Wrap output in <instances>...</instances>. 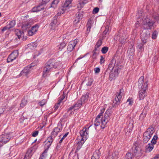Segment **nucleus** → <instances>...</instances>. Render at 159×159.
<instances>
[{"mask_svg":"<svg viewBox=\"0 0 159 159\" xmlns=\"http://www.w3.org/2000/svg\"><path fill=\"white\" fill-rule=\"evenodd\" d=\"M142 10L139 11L136 15L137 21L135 23V25L138 27L139 25H144V27L145 28L143 30L141 34L140 37L143 44H145L147 39L150 37V33L147 30L150 28L154 23L153 21L146 17L144 18Z\"/></svg>","mask_w":159,"mask_h":159,"instance_id":"1","label":"nucleus"},{"mask_svg":"<svg viewBox=\"0 0 159 159\" xmlns=\"http://www.w3.org/2000/svg\"><path fill=\"white\" fill-rule=\"evenodd\" d=\"M104 109H103L97 116L94 122V125L95 126H98L101 124V127L102 129H104L110 119L111 116V112L110 110L106 111L103 116L102 114L104 111Z\"/></svg>","mask_w":159,"mask_h":159,"instance_id":"2","label":"nucleus"},{"mask_svg":"<svg viewBox=\"0 0 159 159\" xmlns=\"http://www.w3.org/2000/svg\"><path fill=\"white\" fill-rule=\"evenodd\" d=\"M144 77L141 76L138 81V87L140 89L139 93V98L140 100L144 98L145 96V91L148 89V82L144 83Z\"/></svg>","mask_w":159,"mask_h":159,"instance_id":"3","label":"nucleus"},{"mask_svg":"<svg viewBox=\"0 0 159 159\" xmlns=\"http://www.w3.org/2000/svg\"><path fill=\"white\" fill-rule=\"evenodd\" d=\"M92 127V125H91L88 128H84L80 131V137L81 138L80 139V138L79 140L77 139L75 140L76 142L78 143L79 146H81L87 139L88 137L89 131V130L91 131V129Z\"/></svg>","mask_w":159,"mask_h":159,"instance_id":"4","label":"nucleus"},{"mask_svg":"<svg viewBox=\"0 0 159 159\" xmlns=\"http://www.w3.org/2000/svg\"><path fill=\"white\" fill-rule=\"evenodd\" d=\"M57 63L54 61L50 60L46 64L43 71V76L44 77L47 76L48 73L53 68H56Z\"/></svg>","mask_w":159,"mask_h":159,"instance_id":"5","label":"nucleus"},{"mask_svg":"<svg viewBox=\"0 0 159 159\" xmlns=\"http://www.w3.org/2000/svg\"><path fill=\"white\" fill-rule=\"evenodd\" d=\"M154 132L153 128L148 129L147 131L143 134V141L144 143H146L149 140Z\"/></svg>","mask_w":159,"mask_h":159,"instance_id":"6","label":"nucleus"},{"mask_svg":"<svg viewBox=\"0 0 159 159\" xmlns=\"http://www.w3.org/2000/svg\"><path fill=\"white\" fill-rule=\"evenodd\" d=\"M119 70L120 69L117 67H112L109 75V78L111 80L115 79L118 76Z\"/></svg>","mask_w":159,"mask_h":159,"instance_id":"7","label":"nucleus"},{"mask_svg":"<svg viewBox=\"0 0 159 159\" xmlns=\"http://www.w3.org/2000/svg\"><path fill=\"white\" fill-rule=\"evenodd\" d=\"M59 17L58 15L54 17V19L51 23L49 26L51 30H55L57 29L58 25V20H59Z\"/></svg>","mask_w":159,"mask_h":159,"instance_id":"8","label":"nucleus"},{"mask_svg":"<svg viewBox=\"0 0 159 159\" xmlns=\"http://www.w3.org/2000/svg\"><path fill=\"white\" fill-rule=\"evenodd\" d=\"M124 95V90L123 89L120 90L119 92L116 93V95L115 98V100L114 101V103L115 105H119L122 96Z\"/></svg>","mask_w":159,"mask_h":159,"instance_id":"9","label":"nucleus"},{"mask_svg":"<svg viewBox=\"0 0 159 159\" xmlns=\"http://www.w3.org/2000/svg\"><path fill=\"white\" fill-rule=\"evenodd\" d=\"M10 138L9 134H4L0 136V147L8 142Z\"/></svg>","mask_w":159,"mask_h":159,"instance_id":"10","label":"nucleus"},{"mask_svg":"<svg viewBox=\"0 0 159 159\" xmlns=\"http://www.w3.org/2000/svg\"><path fill=\"white\" fill-rule=\"evenodd\" d=\"M77 42V40L75 39L74 40L71 41L69 43L67 47V52L68 53L70 52L73 50Z\"/></svg>","mask_w":159,"mask_h":159,"instance_id":"11","label":"nucleus"},{"mask_svg":"<svg viewBox=\"0 0 159 159\" xmlns=\"http://www.w3.org/2000/svg\"><path fill=\"white\" fill-rule=\"evenodd\" d=\"M18 55V52L17 51H14L9 56L7 59V62H9L12 61L16 58Z\"/></svg>","mask_w":159,"mask_h":159,"instance_id":"12","label":"nucleus"},{"mask_svg":"<svg viewBox=\"0 0 159 159\" xmlns=\"http://www.w3.org/2000/svg\"><path fill=\"white\" fill-rule=\"evenodd\" d=\"M52 141V136H51L49 137L44 142L45 148L47 150L50 147Z\"/></svg>","mask_w":159,"mask_h":159,"instance_id":"13","label":"nucleus"},{"mask_svg":"<svg viewBox=\"0 0 159 159\" xmlns=\"http://www.w3.org/2000/svg\"><path fill=\"white\" fill-rule=\"evenodd\" d=\"M72 0H66L63 6L61 7L60 10V14H63L65 11L66 8L70 4Z\"/></svg>","mask_w":159,"mask_h":159,"instance_id":"14","label":"nucleus"},{"mask_svg":"<svg viewBox=\"0 0 159 159\" xmlns=\"http://www.w3.org/2000/svg\"><path fill=\"white\" fill-rule=\"evenodd\" d=\"M35 150H34L33 148H31L28 149L27 152L25 155L24 159H30L33 152H34Z\"/></svg>","mask_w":159,"mask_h":159,"instance_id":"15","label":"nucleus"},{"mask_svg":"<svg viewBox=\"0 0 159 159\" xmlns=\"http://www.w3.org/2000/svg\"><path fill=\"white\" fill-rule=\"evenodd\" d=\"M39 28L38 25H35L33 26L31 29L28 31V34L30 36H31L34 34L37 31Z\"/></svg>","mask_w":159,"mask_h":159,"instance_id":"16","label":"nucleus"},{"mask_svg":"<svg viewBox=\"0 0 159 159\" xmlns=\"http://www.w3.org/2000/svg\"><path fill=\"white\" fill-rule=\"evenodd\" d=\"M87 2L88 0H79L77 6L78 10H80Z\"/></svg>","mask_w":159,"mask_h":159,"instance_id":"17","label":"nucleus"},{"mask_svg":"<svg viewBox=\"0 0 159 159\" xmlns=\"http://www.w3.org/2000/svg\"><path fill=\"white\" fill-rule=\"evenodd\" d=\"M15 32L16 35L19 39H24V33L23 32L18 29H17L15 30Z\"/></svg>","mask_w":159,"mask_h":159,"instance_id":"18","label":"nucleus"},{"mask_svg":"<svg viewBox=\"0 0 159 159\" xmlns=\"http://www.w3.org/2000/svg\"><path fill=\"white\" fill-rule=\"evenodd\" d=\"M30 71V67H26L21 71L20 74V76L21 75H26Z\"/></svg>","mask_w":159,"mask_h":159,"instance_id":"19","label":"nucleus"},{"mask_svg":"<svg viewBox=\"0 0 159 159\" xmlns=\"http://www.w3.org/2000/svg\"><path fill=\"white\" fill-rule=\"evenodd\" d=\"M100 156V153L99 150H96L93 153L92 159H99Z\"/></svg>","mask_w":159,"mask_h":159,"instance_id":"20","label":"nucleus"},{"mask_svg":"<svg viewBox=\"0 0 159 159\" xmlns=\"http://www.w3.org/2000/svg\"><path fill=\"white\" fill-rule=\"evenodd\" d=\"M89 93H87L84 94L81 97V102L83 103L87 102L88 99Z\"/></svg>","mask_w":159,"mask_h":159,"instance_id":"21","label":"nucleus"},{"mask_svg":"<svg viewBox=\"0 0 159 159\" xmlns=\"http://www.w3.org/2000/svg\"><path fill=\"white\" fill-rule=\"evenodd\" d=\"M79 108L78 107H75V106L74 105L70 107L69 108L68 111H71V112H70V113L71 114H73L74 113V111H76L78 110Z\"/></svg>","mask_w":159,"mask_h":159,"instance_id":"22","label":"nucleus"},{"mask_svg":"<svg viewBox=\"0 0 159 159\" xmlns=\"http://www.w3.org/2000/svg\"><path fill=\"white\" fill-rule=\"evenodd\" d=\"M93 20H91L90 19L88 20V23L87 24V31H88L89 32L91 26L93 25Z\"/></svg>","mask_w":159,"mask_h":159,"instance_id":"23","label":"nucleus"},{"mask_svg":"<svg viewBox=\"0 0 159 159\" xmlns=\"http://www.w3.org/2000/svg\"><path fill=\"white\" fill-rule=\"evenodd\" d=\"M59 131L60 128L57 127L55 128L52 133V136L55 137L57 136Z\"/></svg>","mask_w":159,"mask_h":159,"instance_id":"24","label":"nucleus"},{"mask_svg":"<svg viewBox=\"0 0 159 159\" xmlns=\"http://www.w3.org/2000/svg\"><path fill=\"white\" fill-rule=\"evenodd\" d=\"M80 13L79 12L76 13V19L74 21V25H77L79 23L80 20Z\"/></svg>","mask_w":159,"mask_h":159,"instance_id":"25","label":"nucleus"},{"mask_svg":"<svg viewBox=\"0 0 159 159\" xmlns=\"http://www.w3.org/2000/svg\"><path fill=\"white\" fill-rule=\"evenodd\" d=\"M134 51V48L133 46L131 45L128 50L127 52L129 55H133Z\"/></svg>","mask_w":159,"mask_h":159,"instance_id":"26","label":"nucleus"},{"mask_svg":"<svg viewBox=\"0 0 159 159\" xmlns=\"http://www.w3.org/2000/svg\"><path fill=\"white\" fill-rule=\"evenodd\" d=\"M37 43H32L28 45L29 48L31 49H34L37 47Z\"/></svg>","mask_w":159,"mask_h":159,"instance_id":"27","label":"nucleus"},{"mask_svg":"<svg viewBox=\"0 0 159 159\" xmlns=\"http://www.w3.org/2000/svg\"><path fill=\"white\" fill-rule=\"evenodd\" d=\"M134 152L135 153V155L137 154H140L141 153V149L139 147H135L134 150Z\"/></svg>","mask_w":159,"mask_h":159,"instance_id":"28","label":"nucleus"},{"mask_svg":"<svg viewBox=\"0 0 159 159\" xmlns=\"http://www.w3.org/2000/svg\"><path fill=\"white\" fill-rule=\"evenodd\" d=\"M146 149L147 151L151 152L154 148V145L152 144H148L146 146Z\"/></svg>","mask_w":159,"mask_h":159,"instance_id":"29","label":"nucleus"},{"mask_svg":"<svg viewBox=\"0 0 159 159\" xmlns=\"http://www.w3.org/2000/svg\"><path fill=\"white\" fill-rule=\"evenodd\" d=\"M118 152L116 151H115L112 153L111 157H110V159H116L118 157Z\"/></svg>","mask_w":159,"mask_h":159,"instance_id":"30","label":"nucleus"},{"mask_svg":"<svg viewBox=\"0 0 159 159\" xmlns=\"http://www.w3.org/2000/svg\"><path fill=\"white\" fill-rule=\"evenodd\" d=\"M47 151V150L45 149L42 155L40 156L39 159H46L47 157V155L46 154Z\"/></svg>","mask_w":159,"mask_h":159,"instance_id":"31","label":"nucleus"},{"mask_svg":"<svg viewBox=\"0 0 159 159\" xmlns=\"http://www.w3.org/2000/svg\"><path fill=\"white\" fill-rule=\"evenodd\" d=\"M93 81V79L92 78H88L86 80V85L87 86H90Z\"/></svg>","mask_w":159,"mask_h":159,"instance_id":"32","label":"nucleus"},{"mask_svg":"<svg viewBox=\"0 0 159 159\" xmlns=\"http://www.w3.org/2000/svg\"><path fill=\"white\" fill-rule=\"evenodd\" d=\"M59 2V0H54L52 3L51 7L54 8L56 7Z\"/></svg>","mask_w":159,"mask_h":159,"instance_id":"33","label":"nucleus"},{"mask_svg":"<svg viewBox=\"0 0 159 159\" xmlns=\"http://www.w3.org/2000/svg\"><path fill=\"white\" fill-rule=\"evenodd\" d=\"M133 155L130 152L126 153L125 159H132Z\"/></svg>","mask_w":159,"mask_h":159,"instance_id":"34","label":"nucleus"},{"mask_svg":"<svg viewBox=\"0 0 159 159\" xmlns=\"http://www.w3.org/2000/svg\"><path fill=\"white\" fill-rule=\"evenodd\" d=\"M15 21L14 20L11 21L7 25L10 27V29L13 27L15 25Z\"/></svg>","mask_w":159,"mask_h":159,"instance_id":"35","label":"nucleus"},{"mask_svg":"<svg viewBox=\"0 0 159 159\" xmlns=\"http://www.w3.org/2000/svg\"><path fill=\"white\" fill-rule=\"evenodd\" d=\"M146 116V114L145 113H144L143 112L142 113H141L140 114V115L139 117V119L141 120H143L144 118H145V116Z\"/></svg>","mask_w":159,"mask_h":159,"instance_id":"36","label":"nucleus"},{"mask_svg":"<svg viewBox=\"0 0 159 159\" xmlns=\"http://www.w3.org/2000/svg\"><path fill=\"white\" fill-rule=\"evenodd\" d=\"M129 127L130 129H132L133 128V120L132 119H130L129 120Z\"/></svg>","mask_w":159,"mask_h":159,"instance_id":"37","label":"nucleus"},{"mask_svg":"<svg viewBox=\"0 0 159 159\" xmlns=\"http://www.w3.org/2000/svg\"><path fill=\"white\" fill-rule=\"evenodd\" d=\"M30 26V25L27 23L23 24L22 27L24 28V29H26L28 28H29Z\"/></svg>","mask_w":159,"mask_h":159,"instance_id":"38","label":"nucleus"},{"mask_svg":"<svg viewBox=\"0 0 159 159\" xmlns=\"http://www.w3.org/2000/svg\"><path fill=\"white\" fill-rule=\"evenodd\" d=\"M108 50V48L106 47H104L102 48L101 51L103 54L106 53Z\"/></svg>","mask_w":159,"mask_h":159,"instance_id":"39","label":"nucleus"},{"mask_svg":"<svg viewBox=\"0 0 159 159\" xmlns=\"http://www.w3.org/2000/svg\"><path fill=\"white\" fill-rule=\"evenodd\" d=\"M27 103V101L25 100H23L22 101L21 103L20 104V106L21 107H23L26 105Z\"/></svg>","mask_w":159,"mask_h":159,"instance_id":"40","label":"nucleus"},{"mask_svg":"<svg viewBox=\"0 0 159 159\" xmlns=\"http://www.w3.org/2000/svg\"><path fill=\"white\" fill-rule=\"evenodd\" d=\"M133 101L131 99H128L126 102L129 105L131 106L133 103Z\"/></svg>","mask_w":159,"mask_h":159,"instance_id":"41","label":"nucleus"},{"mask_svg":"<svg viewBox=\"0 0 159 159\" xmlns=\"http://www.w3.org/2000/svg\"><path fill=\"white\" fill-rule=\"evenodd\" d=\"M47 102L46 100H43L41 102L39 103V105L41 106H43Z\"/></svg>","mask_w":159,"mask_h":159,"instance_id":"42","label":"nucleus"},{"mask_svg":"<svg viewBox=\"0 0 159 159\" xmlns=\"http://www.w3.org/2000/svg\"><path fill=\"white\" fill-rule=\"evenodd\" d=\"M158 34L157 32L156 31H154L152 34V38L153 39H155L156 38Z\"/></svg>","mask_w":159,"mask_h":159,"instance_id":"43","label":"nucleus"},{"mask_svg":"<svg viewBox=\"0 0 159 159\" xmlns=\"http://www.w3.org/2000/svg\"><path fill=\"white\" fill-rule=\"evenodd\" d=\"M37 7H38V9L39 10V11L43 10L44 8L43 4H40L39 6H38Z\"/></svg>","mask_w":159,"mask_h":159,"instance_id":"44","label":"nucleus"},{"mask_svg":"<svg viewBox=\"0 0 159 159\" xmlns=\"http://www.w3.org/2000/svg\"><path fill=\"white\" fill-rule=\"evenodd\" d=\"M83 103L80 101H78L74 105L75 107L79 108L81 106Z\"/></svg>","mask_w":159,"mask_h":159,"instance_id":"45","label":"nucleus"},{"mask_svg":"<svg viewBox=\"0 0 159 159\" xmlns=\"http://www.w3.org/2000/svg\"><path fill=\"white\" fill-rule=\"evenodd\" d=\"M67 41L65 40L64 41L60 44V46H61L62 48H64L67 43Z\"/></svg>","mask_w":159,"mask_h":159,"instance_id":"46","label":"nucleus"},{"mask_svg":"<svg viewBox=\"0 0 159 159\" xmlns=\"http://www.w3.org/2000/svg\"><path fill=\"white\" fill-rule=\"evenodd\" d=\"M102 41L101 39H99L98 40V42H97L96 46L97 47H99L102 44Z\"/></svg>","mask_w":159,"mask_h":159,"instance_id":"47","label":"nucleus"},{"mask_svg":"<svg viewBox=\"0 0 159 159\" xmlns=\"http://www.w3.org/2000/svg\"><path fill=\"white\" fill-rule=\"evenodd\" d=\"M10 29V27H9V26L7 25L6 26L3 27L2 30V31L3 32L4 31L9 30Z\"/></svg>","mask_w":159,"mask_h":159,"instance_id":"48","label":"nucleus"},{"mask_svg":"<svg viewBox=\"0 0 159 159\" xmlns=\"http://www.w3.org/2000/svg\"><path fill=\"white\" fill-rule=\"evenodd\" d=\"M99 11V9L98 7L95 8L93 10V13L94 14H96Z\"/></svg>","mask_w":159,"mask_h":159,"instance_id":"49","label":"nucleus"},{"mask_svg":"<svg viewBox=\"0 0 159 159\" xmlns=\"http://www.w3.org/2000/svg\"><path fill=\"white\" fill-rule=\"evenodd\" d=\"M68 134V133L67 132L63 135V137L61 138V139L60 140V143H61L63 140L67 136Z\"/></svg>","mask_w":159,"mask_h":159,"instance_id":"50","label":"nucleus"},{"mask_svg":"<svg viewBox=\"0 0 159 159\" xmlns=\"http://www.w3.org/2000/svg\"><path fill=\"white\" fill-rule=\"evenodd\" d=\"M39 10L38 9L37 7H33L32 10V11L33 12L39 11Z\"/></svg>","mask_w":159,"mask_h":159,"instance_id":"51","label":"nucleus"},{"mask_svg":"<svg viewBox=\"0 0 159 159\" xmlns=\"http://www.w3.org/2000/svg\"><path fill=\"white\" fill-rule=\"evenodd\" d=\"M105 60L104 58L102 56H101V59L100 60V63L101 64H102L104 62Z\"/></svg>","mask_w":159,"mask_h":159,"instance_id":"52","label":"nucleus"},{"mask_svg":"<svg viewBox=\"0 0 159 159\" xmlns=\"http://www.w3.org/2000/svg\"><path fill=\"white\" fill-rule=\"evenodd\" d=\"M39 131H36L34 132L32 134V136L33 137L36 136L38 134Z\"/></svg>","mask_w":159,"mask_h":159,"instance_id":"53","label":"nucleus"},{"mask_svg":"<svg viewBox=\"0 0 159 159\" xmlns=\"http://www.w3.org/2000/svg\"><path fill=\"white\" fill-rule=\"evenodd\" d=\"M158 58V57L157 56H155L152 60L153 62L154 63H156L157 61Z\"/></svg>","mask_w":159,"mask_h":159,"instance_id":"54","label":"nucleus"},{"mask_svg":"<svg viewBox=\"0 0 159 159\" xmlns=\"http://www.w3.org/2000/svg\"><path fill=\"white\" fill-rule=\"evenodd\" d=\"M154 19L159 23V15H157V16H154Z\"/></svg>","mask_w":159,"mask_h":159,"instance_id":"55","label":"nucleus"},{"mask_svg":"<svg viewBox=\"0 0 159 159\" xmlns=\"http://www.w3.org/2000/svg\"><path fill=\"white\" fill-rule=\"evenodd\" d=\"M60 104V102H58V103H57V104H56L55 106H54V109L56 110H57L59 107V104Z\"/></svg>","mask_w":159,"mask_h":159,"instance_id":"56","label":"nucleus"},{"mask_svg":"<svg viewBox=\"0 0 159 159\" xmlns=\"http://www.w3.org/2000/svg\"><path fill=\"white\" fill-rule=\"evenodd\" d=\"M95 73H98L100 71V69L99 68H96L94 70Z\"/></svg>","mask_w":159,"mask_h":159,"instance_id":"57","label":"nucleus"},{"mask_svg":"<svg viewBox=\"0 0 159 159\" xmlns=\"http://www.w3.org/2000/svg\"><path fill=\"white\" fill-rule=\"evenodd\" d=\"M50 0H42V3L43 4H44L48 2Z\"/></svg>","mask_w":159,"mask_h":159,"instance_id":"58","label":"nucleus"},{"mask_svg":"<svg viewBox=\"0 0 159 159\" xmlns=\"http://www.w3.org/2000/svg\"><path fill=\"white\" fill-rule=\"evenodd\" d=\"M65 96L64 95V93H63V95L62 98H60V104L61 103V101L65 99Z\"/></svg>","mask_w":159,"mask_h":159,"instance_id":"59","label":"nucleus"},{"mask_svg":"<svg viewBox=\"0 0 159 159\" xmlns=\"http://www.w3.org/2000/svg\"><path fill=\"white\" fill-rule=\"evenodd\" d=\"M156 142H157V141L154 140L153 139H152L151 142V144H152L153 145H154V144H155L156 143Z\"/></svg>","mask_w":159,"mask_h":159,"instance_id":"60","label":"nucleus"},{"mask_svg":"<svg viewBox=\"0 0 159 159\" xmlns=\"http://www.w3.org/2000/svg\"><path fill=\"white\" fill-rule=\"evenodd\" d=\"M157 138H158V137H157V135H154L153 136V137L152 139L157 141Z\"/></svg>","mask_w":159,"mask_h":159,"instance_id":"61","label":"nucleus"},{"mask_svg":"<svg viewBox=\"0 0 159 159\" xmlns=\"http://www.w3.org/2000/svg\"><path fill=\"white\" fill-rule=\"evenodd\" d=\"M151 159H159V157H158V155H157L153 158H152Z\"/></svg>","mask_w":159,"mask_h":159,"instance_id":"62","label":"nucleus"},{"mask_svg":"<svg viewBox=\"0 0 159 159\" xmlns=\"http://www.w3.org/2000/svg\"><path fill=\"white\" fill-rule=\"evenodd\" d=\"M96 55V54L95 52H94L93 54V58H95Z\"/></svg>","mask_w":159,"mask_h":159,"instance_id":"63","label":"nucleus"},{"mask_svg":"<svg viewBox=\"0 0 159 159\" xmlns=\"http://www.w3.org/2000/svg\"><path fill=\"white\" fill-rule=\"evenodd\" d=\"M143 46V44H141L139 48V49H140L141 50V49L142 48Z\"/></svg>","mask_w":159,"mask_h":159,"instance_id":"64","label":"nucleus"}]
</instances>
